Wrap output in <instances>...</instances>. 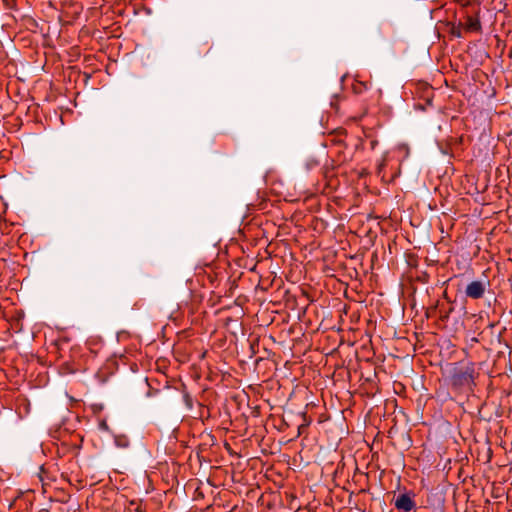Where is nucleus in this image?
Returning a JSON list of instances; mask_svg holds the SVG:
<instances>
[{"label": "nucleus", "instance_id": "nucleus-1", "mask_svg": "<svg viewBox=\"0 0 512 512\" xmlns=\"http://www.w3.org/2000/svg\"><path fill=\"white\" fill-rule=\"evenodd\" d=\"M478 373L473 362H467L455 367L451 373V385L459 390L472 391Z\"/></svg>", "mask_w": 512, "mask_h": 512}, {"label": "nucleus", "instance_id": "nucleus-2", "mask_svg": "<svg viewBox=\"0 0 512 512\" xmlns=\"http://www.w3.org/2000/svg\"><path fill=\"white\" fill-rule=\"evenodd\" d=\"M489 281L475 280L469 283L465 289V295L471 299H480L484 296Z\"/></svg>", "mask_w": 512, "mask_h": 512}, {"label": "nucleus", "instance_id": "nucleus-3", "mask_svg": "<svg viewBox=\"0 0 512 512\" xmlns=\"http://www.w3.org/2000/svg\"><path fill=\"white\" fill-rule=\"evenodd\" d=\"M394 505L398 510H402L404 512H409L415 507V502L410 497L409 494L404 493V494L398 495V497L394 501Z\"/></svg>", "mask_w": 512, "mask_h": 512}, {"label": "nucleus", "instance_id": "nucleus-4", "mask_svg": "<svg viewBox=\"0 0 512 512\" xmlns=\"http://www.w3.org/2000/svg\"><path fill=\"white\" fill-rule=\"evenodd\" d=\"M465 29L469 32H480L481 23L478 17L467 16L465 21Z\"/></svg>", "mask_w": 512, "mask_h": 512}, {"label": "nucleus", "instance_id": "nucleus-5", "mask_svg": "<svg viewBox=\"0 0 512 512\" xmlns=\"http://www.w3.org/2000/svg\"><path fill=\"white\" fill-rule=\"evenodd\" d=\"M352 89L355 94H362L369 89V83L355 80V82L353 83Z\"/></svg>", "mask_w": 512, "mask_h": 512}, {"label": "nucleus", "instance_id": "nucleus-6", "mask_svg": "<svg viewBox=\"0 0 512 512\" xmlns=\"http://www.w3.org/2000/svg\"><path fill=\"white\" fill-rule=\"evenodd\" d=\"M183 399H184V402H185V404H186L187 408H188V409H192V407H193V401H192L191 396H190L189 394H185V395L183 396Z\"/></svg>", "mask_w": 512, "mask_h": 512}, {"label": "nucleus", "instance_id": "nucleus-7", "mask_svg": "<svg viewBox=\"0 0 512 512\" xmlns=\"http://www.w3.org/2000/svg\"><path fill=\"white\" fill-rule=\"evenodd\" d=\"M99 426H100V428H101L102 430H108V425H107L106 421H102V422H100V425H99Z\"/></svg>", "mask_w": 512, "mask_h": 512}, {"label": "nucleus", "instance_id": "nucleus-8", "mask_svg": "<svg viewBox=\"0 0 512 512\" xmlns=\"http://www.w3.org/2000/svg\"><path fill=\"white\" fill-rule=\"evenodd\" d=\"M454 35H456L457 37H461V33L459 31L454 32Z\"/></svg>", "mask_w": 512, "mask_h": 512}]
</instances>
